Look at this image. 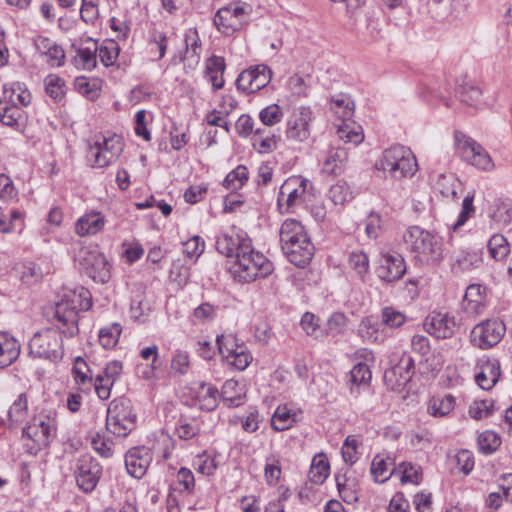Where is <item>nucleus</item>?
I'll list each match as a JSON object with an SVG mask.
<instances>
[{"label":"nucleus","mask_w":512,"mask_h":512,"mask_svg":"<svg viewBox=\"0 0 512 512\" xmlns=\"http://www.w3.org/2000/svg\"><path fill=\"white\" fill-rule=\"evenodd\" d=\"M119 45L114 40H105L101 45H98L97 57L105 67L115 64L119 55Z\"/></svg>","instance_id":"53"},{"label":"nucleus","mask_w":512,"mask_h":512,"mask_svg":"<svg viewBox=\"0 0 512 512\" xmlns=\"http://www.w3.org/2000/svg\"><path fill=\"white\" fill-rule=\"evenodd\" d=\"M396 472L394 459L390 456L376 455L371 463V474L376 482L387 481Z\"/></svg>","instance_id":"32"},{"label":"nucleus","mask_w":512,"mask_h":512,"mask_svg":"<svg viewBox=\"0 0 512 512\" xmlns=\"http://www.w3.org/2000/svg\"><path fill=\"white\" fill-rule=\"evenodd\" d=\"M506 326L497 318L486 319L473 327L470 341L474 347L489 349L497 345L504 337Z\"/></svg>","instance_id":"8"},{"label":"nucleus","mask_w":512,"mask_h":512,"mask_svg":"<svg viewBox=\"0 0 512 512\" xmlns=\"http://www.w3.org/2000/svg\"><path fill=\"white\" fill-rule=\"evenodd\" d=\"M404 241L421 264L436 265L444 257L441 237L419 226L410 227L404 234Z\"/></svg>","instance_id":"2"},{"label":"nucleus","mask_w":512,"mask_h":512,"mask_svg":"<svg viewBox=\"0 0 512 512\" xmlns=\"http://www.w3.org/2000/svg\"><path fill=\"white\" fill-rule=\"evenodd\" d=\"M102 467L92 456L81 455L75 463L74 475L77 486L85 493L92 492L101 477Z\"/></svg>","instance_id":"11"},{"label":"nucleus","mask_w":512,"mask_h":512,"mask_svg":"<svg viewBox=\"0 0 512 512\" xmlns=\"http://www.w3.org/2000/svg\"><path fill=\"white\" fill-rule=\"evenodd\" d=\"M357 336L368 344H383L388 338V332L381 322L373 316L364 317L356 328Z\"/></svg>","instance_id":"19"},{"label":"nucleus","mask_w":512,"mask_h":512,"mask_svg":"<svg viewBox=\"0 0 512 512\" xmlns=\"http://www.w3.org/2000/svg\"><path fill=\"white\" fill-rule=\"evenodd\" d=\"M72 372L79 388L84 392L90 391L93 384V376L87 363L81 357L75 360Z\"/></svg>","instance_id":"39"},{"label":"nucleus","mask_w":512,"mask_h":512,"mask_svg":"<svg viewBox=\"0 0 512 512\" xmlns=\"http://www.w3.org/2000/svg\"><path fill=\"white\" fill-rule=\"evenodd\" d=\"M217 316V306L209 302L201 303L197 306L192 313L193 321L199 324H208L212 322Z\"/></svg>","instance_id":"62"},{"label":"nucleus","mask_w":512,"mask_h":512,"mask_svg":"<svg viewBox=\"0 0 512 512\" xmlns=\"http://www.w3.org/2000/svg\"><path fill=\"white\" fill-rule=\"evenodd\" d=\"M281 249L290 263L301 268L310 263L315 250L310 239L303 241V243L293 242V244L283 246Z\"/></svg>","instance_id":"23"},{"label":"nucleus","mask_w":512,"mask_h":512,"mask_svg":"<svg viewBox=\"0 0 512 512\" xmlns=\"http://www.w3.org/2000/svg\"><path fill=\"white\" fill-rule=\"evenodd\" d=\"M490 256L495 261H504L510 254V244L502 234H494L487 243Z\"/></svg>","instance_id":"40"},{"label":"nucleus","mask_w":512,"mask_h":512,"mask_svg":"<svg viewBox=\"0 0 512 512\" xmlns=\"http://www.w3.org/2000/svg\"><path fill=\"white\" fill-rule=\"evenodd\" d=\"M335 480L339 495L344 502L353 504L358 501V485L355 478L343 473L336 474Z\"/></svg>","instance_id":"35"},{"label":"nucleus","mask_w":512,"mask_h":512,"mask_svg":"<svg viewBox=\"0 0 512 512\" xmlns=\"http://www.w3.org/2000/svg\"><path fill=\"white\" fill-rule=\"evenodd\" d=\"M457 95L461 102L469 106H476L480 102L482 91L471 83H465L458 86Z\"/></svg>","instance_id":"55"},{"label":"nucleus","mask_w":512,"mask_h":512,"mask_svg":"<svg viewBox=\"0 0 512 512\" xmlns=\"http://www.w3.org/2000/svg\"><path fill=\"white\" fill-rule=\"evenodd\" d=\"M77 260L85 273L94 281L106 283L110 278V267L104 254L97 250L82 249Z\"/></svg>","instance_id":"13"},{"label":"nucleus","mask_w":512,"mask_h":512,"mask_svg":"<svg viewBox=\"0 0 512 512\" xmlns=\"http://www.w3.org/2000/svg\"><path fill=\"white\" fill-rule=\"evenodd\" d=\"M406 271L404 258L400 254H384L378 268V276L385 282L400 279Z\"/></svg>","instance_id":"22"},{"label":"nucleus","mask_w":512,"mask_h":512,"mask_svg":"<svg viewBox=\"0 0 512 512\" xmlns=\"http://www.w3.org/2000/svg\"><path fill=\"white\" fill-rule=\"evenodd\" d=\"M135 418L128 399H114L107 409L106 429L116 437H126L135 426Z\"/></svg>","instance_id":"6"},{"label":"nucleus","mask_w":512,"mask_h":512,"mask_svg":"<svg viewBox=\"0 0 512 512\" xmlns=\"http://www.w3.org/2000/svg\"><path fill=\"white\" fill-rule=\"evenodd\" d=\"M483 258L476 252H461L452 258L451 267L455 273L471 271L481 266Z\"/></svg>","instance_id":"37"},{"label":"nucleus","mask_w":512,"mask_h":512,"mask_svg":"<svg viewBox=\"0 0 512 512\" xmlns=\"http://www.w3.org/2000/svg\"><path fill=\"white\" fill-rule=\"evenodd\" d=\"M455 145L460 157L475 168L484 171L494 169V163L489 153L471 137L456 133Z\"/></svg>","instance_id":"7"},{"label":"nucleus","mask_w":512,"mask_h":512,"mask_svg":"<svg viewBox=\"0 0 512 512\" xmlns=\"http://www.w3.org/2000/svg\"><path fill=\"white\" fill-rule=\"evenodd\" d=\"M414 360L408 354H403L398 364L384 374L386 384L392 390H401L411 380Z\"/></svg>","instance_id":"17"},{"label":"nucleus","mask_w":512,"mask_h":512,"mask_svg":"<svg viewBox=\"0 0 512 512\" xmlns=\"http://www.w3.org/2000/svg\"><path fill=\"white\" fill-rule=\"evenodd\" d=\"M106 219L99 211H89L79 217L75 223V233L80 237L94 236L100 233Z\"/></svg>","instance_id":"26"},{"label":"nucleus","mask_w":512,"mask_h":512,"mask_svg":"<svg viewBox=\"0 0 512 512\" xmlns=\"http://www.w3.org/2000/svg\"><path fill=\"white\" fill-rule=\"evenodd\" d=\"M337 135L339 139L345 143H351L353 145L360 144L364 139L361 127L353 128L347 123L339 126Z\"/></svg>","instance_id":"64"},{"label":"nucleus","mask_w":512,"mask_h":512,"mask_svg":"<svg viewBox=\"0 0 512 512\" xmlns=\"http://www.w3.org/2000/svg\"><path fill=\"white\" fill-rule=\"evenodd\" d=\"M501 445L500 436L494 431H484L478 436V446L482 453L491 454Z\"/></svg>","instance_id":"60"},{"label":"nucleus","mask_w":512,"mask_h":512,"mask_svg":"<svg viewBox=\"0 0 512 512\" xmlns=\"http://www.w3.org/2000/svg\"><path fill=\"white\" fill-rule=\"evenodd\" d=\"M278 138L272 133H267L265 129L258 128L253 136V147L261 153H270L277 148Z\"/></svg>","instance_id":"41"},{"label":"nucleus","mask_w":512,"mask_h":512,"mask_svg":"<svg viewBox=\"0 0 512 512\" xmlns=\"http://www.w3.org/2000/svg\"><path fill=\"white\" fill-rule=\"evenodd\" d=\"M494 401L491 399L475 400L469 406V415L473 419L481 420L493 414Z\"/></svg>","instance_id":"61"},{"label":"nucleus","mask_w":512,"mask_h":512,"mask_svg":"<svg viewBox=\"0 0 512 512\" xmlns=\"http://www.w3.org/2000/svg\"><path fill=\"white\" fill-rule=\"evenodd\" d=\"M500 363L496 359H488L481 365V371L476 374V383L484 390H489L497 383L500 377Z\"/></svg>","instance_id":"29"},{"label":"nucleus","mask_w":512,"mask_h":512,"mask_svg":"<svg viewBox=\"0 0 512 512\" xmlns=\"http://www.w3.org/2000/svg\"><path fill=\"white\" fill-rule=\"evenodd\" d=\"M0 98L2 102L22 108L27 107L31 103L32 95L26 88H22L20 84L13 83L10 86H3V95Z\"/></svg>","instance_id":"31"},{"label":"nucleus","mask_w":512,"mask_h":512,"mask_svg":"<svg viewBox=\"0 0 512 512\" xmlns=\"http://www.w3.org/2000/svg\"><path fill=\"white\" fill-rule=\"evenodd\" d=\"M122 333V325L118 322H113L102 327L98 332V338L101 346L105 349L114 348L119 342Z\"/></svg>","instance_id":"44"},{"label":"nucleus","mask_w":512,"mask_h":512,"mask_svg":"<svg viewBox=\"0 0 512 512\" xmlns=\"http://www.w3.org/2000/svg\"><path fill=\"white\" fill-rule=\"evenodd\" d=\"M428 333L439 339L450 338L456 331L457 324L453 316L444 312H433L425 322Z\"/></svg>","instance_id":"20"},{"label":"nucleus","mask_w":512,"mask_h":512,"mask_svg":"<svg viewBox=\"0 0 512 512\" xmlns=\"http://www.w3.org/2000/svg\"><path fill=\"white\" fill-rule=\"evenodd\" d=\"M152 452L147 447H133L125 455V466L127 472L137 478H142L151 464Z\"/></svg>","instance_id":"18"},{"label":"nucleus","mask_w":512,"mask_h":512,"mask_svg":"<svg viewBox=\"0 0 512 512\" xmlns=\"http://www.w3.org/2000/svg\"><path fill=\"white\" fill-rule=\"evenodd\" d=\"M251 11V6L246 2H230L217 11L214 23L223 33L236 31L247 22Z\"/></svg>","instance_id":"9"},{"label":"nucleus","mask_w":512,"mask_h":512,"mask_svg":"<svg viewBox=\"0 0 512 512\" xmlns=\"http://www.w3.org/2000/svg\"><path fill=\"white\" fill-rule=\"evenodd\" d=\"M226 69L225 60L221 56L213 55L206 60L205 77L211 83L214 90L224 87V71Z\"/></svg>","instance_id":"30"},{"label":"nucleus","mask_w":512,"mask_h":512,"mask_svg":"<svg viewBox=\"0 0 512 512\" xmlns=\"http://www.w3.org/2000/svg\"><path fill=\"white\" fill-rule=\"evenodd\" d=\"M123 151V143L117 136L103 138L102 142L96 141L89 147L87 158L93 167H107L120 156Z\"/></svg>","instance_id":"10"},{"label":"nucleus","mask_w":512,"mask_h":512,"mask_svg":"<svg viewBox=\"0 0 512 512\" xmlns=\"http://www.w3.org/2000/svg\"><path fill=\"white\" fill-rule=\"evenodd\" d=\"M234 279L240 283H251L258 278H266L273 270V263L262 253L252 247L236 254V259L229 268Z\"/></svg>","instance_id":"4"},{"label":"nucleus","mask_w":512,"mask_h":512,"mask_svg":"<svg viewBox=\"0 0 512 512\" xmlns=\"http://www.w3.org/2000/svg\"><path fill=\"white\" fill-rule=\"evenodd\" d=\"M331 110L342 119H349L353 115L354 103L347 94H337L331 99Z\"/></svg>","instance_id":"51"},{"label":"nucleus","mask_w":512,"mask_h":512,"mask_svg":"<svg viewBox=\"0 0 512 512\" xmlns=\"http://www.w3.org/2000/svg\"><path fill=\"white\" fill-rule=\"evenodd\" d=\"M25 118L24 110L15 105L2 102L0 98V121L10 127L19 125Z\"/></svg>","instance_id":"43"},{"label":"nucleus","mask_w":512,"mask_h":512,"mask_svg":"<svg viewBox=\"0 0 512 512\" xmlns=\"http://www.w3.org/2000/svg\"><path fill=\"white\" fill-rule=\"evenodd\" d=\"M28 415V397L20 393L8 410V419L13 425L22 423Z\"/></svg>","instance_id":"48"},{"label":"nucleus","mask_w":512,"mask_h":512,"mask_svg":"<svg viewBox=\"0 0 512 512\" xmlns=\"http://www.w3.org/2000/svg\"><path fill=\"white\" fill-rule=\"evenodd\" d=\"M455 407V398L451 394L443 397H433L430 400L428 411L434 417H445Z\"/></svg>","instance_id":"49"},{"label":"nucleus","mask_w":512,"mask_h":512,"mask_svg":"<svg viewBox=\"0 0 512 512\" xmlns=\"http://www.w3.org/2000/svg\"><path fill=\"white\" fill-rule=\"evenodd\" d=\"M400 476L402 483L419 484L422 479V471L419 466L413 465L412 463L402 462L396 468Z\"/></svg>","instance_id":"58"},{"label":"nucleus","mask_w":512,"mask_h":512,"mask_svg":"<svg viewBox=\"0 0 512 512\" xmlns=\"http://www.w3.org/2000/svg\"><path fill=\"white\" fill-rule=\"evenodd\" d=\"M90 444L99 456L103 458H110L113 456V442L100 433H95L91 436Z\"/></svg>","instance_id":"63"},{"label":"nucleus","mask_w":512,"mask_h":512,"mask_svg":"<svg viewBox=\"0 0 512 512\" xmlns=\"http://www.w3.org/2000/svg\"><path fill=\"white\" fill-rule=\"evenodd\" d=\"M281 247L293 244V242L301 243L310 239L305 227L296 219H286L280 227L279 231Z\"/></svg>","instance_id":"27"},{"label":"nucleus","mask_w":512,"mask_h":512,"mask_svg":"<svg viewBox=\"0 0 512 512\" xmlns=\"http://www.w3.org/2000/svg\"><path fill=\"white\" fill-rule=\"evenodd\" d=\"M98 42L90 37L81 40V45L73 57L75 67L83 70H92L97 64Z\"/></svg>","instance_id":"25"},{"label":"nucleus","mask_w":512,"mask_h":512,"mask_svg":"<svg viewBox=\"0 0 512 512\" xmlns=\"http://www.w3.org/2000/svg\"><path fill=\"white\" fill-rule=\"evenodd\" d=\"M185 43L186 51L183 61L193 69L198 65L201 55V42L196 30L186 34Z\"/></svg>","instance_id":"38"},{"label":"nucleus","mask_w":512,"mask_h":512,"mask_svg":"<svg viewBox=\"0 0 512 512\" xmlns=\"http://www.w3.org/2000/svg\"><path fill=\"white\" fill-rule=\"evenodd\" d=\"M216 343L220 354L226 360H229L233 353L244 346V343L240 342L236 335L232 333L217 336Z\"/></svg>","instance_id":"52"},{"label":"nucleus","mask_w":512,"mask_h":512,"mask_svg":"<svg viewBox=\"0 0 512 512\" xmlns=\"http://www.w3.org/2000/svg\"><path fill=\"white\" fill-rule=\"evenodd\" d=\"M314 115L309 107H300L287 120L285 135L293 142L302 143L310 137V124Z\"/></svg>","instance_id":"16"},{"label":"nucleus","mask_w":512,"mask_h":512,"mask_svg":"<svg viewBox=\"0 0 512 512\" xmlns=\"http://www.w3.org/2000/svg\"><path fill=\"white\" fill-rule=\"evenodd\" d=\"M329 462L325 455L319 454L313 457L309 470V478L315 484H322L329 475Z\"/></svg>","instance_id":"47"},{"label":"nucleus","mask_w":512,"mask_h":512,"mask_svg":"<svg viewBox=\"0 0 512 512\" xmlns=\"http://www.w3.org/2000/svg\"><path fill=\"white\" fill-rule=\"evenodd\" d=\"M195 404L204 411H213L218 406L220 393L209 383L197 382L192 387Z\"/></svg>","instance_id":"24"},{"label":"nucleus","mask_w":512,"mask_h":512,"mask_svg":"<svg viewBox=\"0 0 512 512\" xmlns=\"http://www.w3.org/2000/svg\"><path fill=\"white\" fill-rule=\"evenodd\" d=\"M346 161L347 152L344 148L332 150L323 163V171L327 174L338 175L342 172Z\"/></svg>","instance_id":"42"},{"label":"nucleus","mask_w":512,"mask_h":512,"mask_svg":"<svg viewBox=\"0 0 512 512\" xmlns=\"http://www.w3.org/2000/svg\"><path fill=\"white\" fill-rule=\"evenodd\" d=\"M313 194L312 182L301 176L288 177L280 187L277 207L281 214L294 212L302 204L310 201Z\"/></svg>","instance_id":"5"},{"label":"nucleus","mask_w":512,"mask_h":512,"mask_svg":"<svg viewBox=\"0 0 512 512\" xmlns=\"http://www.w3.org/2000/svg\"><path fill=\"white\" fill-rule=\"evenodd\" d=\"M348 267L358 278L364 280L365 276L369 273V258L362 250H355L349 253Z\"/></svg>","instance_id":"46"},{"label":"nucleus","mask_w":512,"mask_h":512,"mask_svg":"<svg viewBox=\"0 0 512 512\" xmlns=\"http://www.w3.org/2000/svg\"><path fill=\"white\" fill-rule=\"evenodd\" d=\"M46 93L56 102L61 101L65 95V82L55 74H49L45 80Z\"/></svg>","instance_id":"54"},{"label":"nucleus","mask_w":512,"mask_h":512,"mask_svg":"<svg viewBox=\"0 0 512 512\" xmlns=\"http://www.w3.org/2000/svg\"><path fill=\"white\" fill-rule=\"evenodd\" d=\"M486 287L481 284H470L462 300L464 312L471 317L481 314L486 306Z\"/></svg>","instance_id":"21"},{"label":"nucleus","mask_w":512,"mask_h":512,"mask_svg":"<svg viewBox=\"0 0 512 512\" xmlns=\"http://www.w3.org/2000/svg\"><path fill=\"white\" fill-rule=\"evenodd\" d=\"M271 78V69L265 64H259L242 71L236 79V87L246 93H255L266 87Z\"/></svg>","instance_id":"15"},{"label":"nucleus","mask_w":512,"mask_h":512,"mask_svg":"<svg viewBox=\"0 0 512 512\" xmlns=\"http://www.w3.org/2000/svg\"><path fill=\"white\" fill-rule=\"evenodd\" d=\"M406 316L392 306H386L381 311V324L388 328H399L405 322Z\"/></svg>","instance_id":"57"},{"label":"nucleus","mask_w":512,"mask_h":512,"mask_svg":"<svg viewBox=\"0 0 512 512\" xmlns=\"http://www.w3.org/2000/svg\"><path fill=\"white\" fill-rule=\"evenodd\" d=\"M91 306L88 289L77 287L65 293L54 309L57 328L49 327L36 332L29 341L30 354L51 361L60 360L64 354L61 334L68 338L75 337L79 333V312L87 311Z\"/></svg>","instance_id":"1"},{"label":"nucleus","mask_w":512,"mask_h":512,"mask_svg":"<svg viewBox=\"0 0 512 512\" xmlns=\"http://www.w3.org/2000/svg\"><path fill=\"white\" fill-rule=\"evenodd\" d=\"M167 36L165 33L153 30L149 33L148 47L151 54H156V59L165 56L167 49Z\"/></svg>","instance_id":"59"},{"label":"nucleus","mask_w":512,"mask_h":512,"mask_svg":"<svg viewBox=\"0 0 512 512\" xmlns=\"http://www.w3.org/2000/svg\"><path fill=\"white\" fill-rule=\"evenodd\" d=\"M55 432V420L49 416H39L35 417L32 423L23 429L22 435L34 443L35 446L29 449V452L33 453V450L36 452L42 447L48 446L55 436Z\"/></svg>","instance_id":"12"},{"label":"nucleus","mask_w":512,"mask_h":512,"mask_svg":"<svg viewBox=\"0 0 512 512\" xmlns=\"http://www.w3.org/2000/svg\"><path fill=\"white\" fill-rule=\"evenodd\" d=\"M220 395L224 404L229 408L242 405L245 399L243 387L234 379H229L224 382Z\"/></svg>","instance_id":"33"},{"label":"nucleus","mask_w":512,"mask_h":512,"mask_svg":"<svg viewBox=\"0 0 512 512\" xmlns=\"http://www.w3.org/2000/svg\"><path fill=\"white\" fill-rule=\"evenodd\" d=\"M372 377L370 368L365 363L356 364L347 376V385L351 394L357 393L361 386H368Z\"/></svg>","instance_id":"34"},{"label":"nucleus","mask_w":512,"mask_h":512,"mask_svg":"<svg viewBox=\"0 0 512 512\" xmlns=\"http://www.w3.org/2000/svg\"><path fill=\"white\" fill-rule=\"evenodd\" d=\"M248 180V170L244 165H238L229 172L223 180V186L230 192H236L241 189Z\"/></svg>","instance_id":"50"},{"label":"nucleus","mask_w":512,"mask_h":512,"mask_svg":"<svg viewBox=\"0 0 512 512\" xmlns=\"http://www.w3.org/2000/svg\"><path fill=\"white\" fill-rule=\"evenodd\" d=\"M251 244L247 234L236 227L223 231L216 239L217 251L228 258H234V260L236 254L248 249Z\"/></svg>","instance_id":"14"},{"label":"nucleus","mask_w":512,"mask_h":512,"mask_svg":"<svg viewBox=\"0 0 512 512\" xmlns=\"http://www.w3.org/2000/svg\"><path fill=\"white\" fill-rule=\"evenodd\" d=\"M175 433L182 440H190L199 433L195 420L181 416L175 424Z\"/></svg>","instance_id":"56"},{"label":"nucleus","mask_w":512,"mask_h":512,"mask_svg":"<svg viewBox=\"0 0 512 512\" xmlns=\"http://www.w3.org/2000/svg\"><path fill=\"white\" fill-rule=\"evenodd\" d=\"M298 420V414L287 405H280L276 408L271 426L275 431H285L290 429Z\"/></svg>","instance_id":"36"},{"label":"nucleus","mask_w":512,"mask_h":512,"mask_svg":"<svg viewBox=\"0 0 512 512\" xmlns=\"http://www.w3.org/2000/svg\"><path fill=\"white\" fill-rule=\"evenodd\" d=\"M75 89L89 100L98 98L101 89V80L98 78L77 77L74 81Z\"/></svg>","instance_id":"45"},{"label":"nucleus","mask_w":512,"mask_h":512,"mask_svg":"<svg viewBox=\"0 0 512 512\" xmlns=\"http://www.w3.org/2000/svg\"><path fill=\"white\" fill-rule=\"evenodd\" d=\"M21 345L7 332L0 331V369L12 365L19 357Z\"/></svg>","instance_id":"28"},{"label":"nucleus","mask_w":512,"mask_h":512,"mask_svg":"<svg viewBox=\"0 0 512 512\" xmlns=\"http://www.w3.org/2000/svg\"><path fill=\"white\" fill-rule=\"evenodd\" d=\"M375 168L384 172L386 178L400 180L412 177L418 170V164L410 148L394 145L382 152L375 163Z\"/></svg>","instance_id":"3"}]
</instances>
